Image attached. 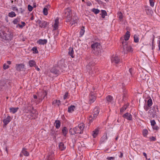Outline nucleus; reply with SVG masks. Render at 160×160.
Returning <instances> with one entry per match:
<instances>
[{"label":"nucleus","instance_id":"f257e3e1","mask_svg":"<svg viewBox=\"0 0 160 160\" xmlns=\"http://www.w3.org/2000/svg\"><path fill=\"white\" fill-rule=\"evenodd\" d=\"M7 30L6 28L3 26H1L0 27V37L3 39L9 40L12 38V35L10 34L9 36L6 33Z\"/></svg>","mask_w":160,"mask_h":160},{"label":"nucleus","instance_id":"f03ea898","mask_svg":"<svg viewBox=\"0 0 160 160\" xmlns=\"http://www.w3.org/2000/svg\"><path fill=\"white\" fill-rule=\"evenodd\" d=\"M94 60L95 59L92 58L90 59L86 66L88 72L90 74H92L97 72V71L94 70L96 68L94 67Z\"/></svg>","mask_w":160,"mask_h":160},{"label":"nucleus","instance_id":"7ed1b4c3","mask_svg":"<svg viewBox=\"0 0 160 160\" xmlns=\"http://www.w3.org/2000/svg\"><path fill=\"white\" fill-rule=\"evenodd\" d=\"M122 45L123 46L122 52L124 53H127L128 52L132 51V48L131 46L129 45L127 42L122 41Z\"/></svg>","mask_w":160,"mask_h":160},{"label":"nucleus","instance_id":"20e7f679","mask_svg":"<svg viewBox=\"0 0 160 160\" xmlns=\"http://www.w3.org/2000/svg\"><path fill=\"white\" fill-rule=\"evenodd\" d=\"M91 47L92 52L95 54L98 55L100 52L101 46L99 43L96 42L92 44Z\"/></svg>","mask_w":160,"mask_h":160},{"label":"nucleus","instance_id":"39448f33","mask_svg":"<svg viewBox=\"0 0 160 160\" xmlns=\"http://www.w3.org/2000/svg\"><path fill=\"white\" fill-rule=\"evenodd\" d=\"M71 9L69 8H68L65 9L63 15L68 20H70L71 19Z\"/></svg>","mask_w":160,"mask_h":160},{"label":"nucleus","instance_id":"423d86ee","mask_svg":"<svg viewBox=\"0 0 160 160\" xmlns=\"http://www.w3.org/2000/svg\"><path fill=\"white\" fill-rule=\"evenodd\" d=\"M111 62L114 65L119 63L121 62L120 57L116 55H113L111 58Z\"/></svg>","mask_w":160,"mask_h":160},{"label":"nucleus","instance_id":"0eeeda50","mask_svg":"<svg viewBox=\"0 0 160 160\" xmlns=\"http://www.w3.org/2000/svg\"><path fill=\"white\" fill-rule=\"evenodd\" d=\"M84 124L83 123H80L78 126L75 127L76 128V134H82L83 133L84 128Z\"/></svg>","mask_w":160,"mask_h":160},{"label":"nucleus","instance_id":"6e6552de","mask_svg":"<svg viewBox=\"0 0 160 160\" xmlns=\"http://www.w3.org/2000/svg\"><path fill=\"white\" fill-rule=\"evenodd\" d=\"M89 98L90 103H92L95 101L96 98V96L95 95L94 92L92 91L90 92Z\"/></svg>","mask_w":160,"mask_h":160},{"label":"nucleus","instance_id":"1a4fd4ad","mask_svg":"<svg viewBox=\"0 0 160 160\" xmlns=\"http://www.w3.org/2000/svg\"><path fill=\"white\" fill-rule=\"evenodd\" d=\"M37 22L39 24V26L41 28H44L46 27L47 22L45 21H41L39 20H38Z\"/></svg>","mask_w":160,"mask_h":160},{"label":"nucleus","instance_id":"9d476101","mask_svg":"<svg viewBox=\"0 0 160 160\" xmlns=\"http://www.w3.org/2000/svg\"><path fill=\"white\" fill-rule=\"evenodd\" d=\"M33 108L31 106L28 105H26L24 108V110L25 112L26 113H28V112H30L32 114H33L34 113L32 112V109H33Z\"/></svg>","mask_w":160,"mask_h":160},{"label":"nucleus","instance_id":"9b49d317","mask_svg":"<svg viewBox=\"0 0 160 160\" xmlns=\"http://www.w3.org/2000/svg\"><path fill=\"white\" fill-rule=\"evenodd\" d=\"M11 120V117L9 116H8L7 118H4L3 121L4 123V126H6Z\"/></svg>","mask_w":160,"mask_h":160},{"label":"nucleus","instance_id":"f8f14e48","mask_svg":"<svg viewBox=\"0 0 160 160\" xmlns=\"http://www.w3.org/2000/svg\"><path fill=\"white\" fill-rule=\"evenodd\" d=\"M122 117L124 118H126L128 120H132V116L130 113L128 112H127L125 114H124Z\"/></svg>","mask_w":160,"mask_h":160},{"label":"nucleus","instance_id":"ddd939ff","mask_svg":"<svg viewBox=\"0 0 160 160\" xmlns=\"http://www.w3.org/2000/svg\"><path fill=\"white\" fill-rule=\"evenodd\" d=\"M106 100L108 104L112 103L113 102V97L110 95H108L106 97Z\"/></svg>","mask_w":160,"mask_h":160},{"label":"nucleus","instance_id":"4468645a","mask_svg":"<svg viewBox=\"0 0 160 160\" xmlns=\"http://www.w3.org/2000/svg\"><path fill=\"white\" fill-rule=\"evenodd\" d=\"M145 12L148 15H150L152 12V10L148 6H147Z\"/></svg>","mask_w":160,"mask_h":160},{"label":"nucleus","instance_id":"2eb2a0df","mask_svg":"<svg viewBox=\"0 0 160 160\" xmlns=\"http://www.w3.org/2000/svg\"><path fill=\"white\" fill-rule=\"evenodd\" d=\"M24 65L22 64H17L16 65V68L17 71H20L22 69H23Z\"/></svg>","mask_w":160,"mask_h":160},{"label":"nucleus","instance_id":"dca6fc26","mask_svg":"<svg viewBox=\"0 0 160 160\" xmlns=\"http://www.w3.org/2000/svg\"><path fill=\"white\" fill-rule=\"evenodd\" d=\"M47 42V40L46 39H39L37 43L40 45H44Z\"/></svg>","mask_w":160,"mask_h":160},{"label":"nucleus","instance_id":"f3484780","mask_svg":"<svg viewBox=\"0 0 160 160\" xmlns=\"http://www.w3.org/2000/svg\"><path fill=\"white\" fill-rule=\"evenodd\" d=\"M51 72L57 75L59 74V71L57 70L55 67L52 68L51 70Z\"/></svg>","mask_w":160,"mask_h":160},{"label":"nucleus","instance_id":"a211bd4d","mask_svg":"<svg viewBox=\"0 0 160 160\" xmlns=\"http://www.w3.org/2000/svg\"><path fill=\"white\" fill-rule=\"evenodd\" d=\"M59 148L61 151L65 150L66 148L63 142H61L59 143L58 145Z\"/></svg>","mask_w":160,"mask_h":160},{"label":"nucleus","instance_id":"6ab92c4d","mask_svg":"<svg viewBox=\"0 0 160 160\" xmlns=\"http://www.w3.org/2000/svg\"><path fill=\"white\" fill-rule=\"evenodd\" d=\"M68 132V130L66 127H64L62 129V135L65 137L66 136Z\"/></svg>","mask_w":160,"mask_h":160},{"label":"nucleus","instance_id":"aec40b11","mask_svg":"<svg viewBox=\"0 0 160 160\" xmlns=\"http://www.w3.org/2000/svg\"><path fill=\"white\" fill-rule=\"evenodd\" d=\"M152 110H153V112H152V113L154 114L156 113L157 112H158L159 110L158 106L157 105H154L152 107Z\"/></svg>","mask_w":160,"mask_h":160},{"label":"nucleus","instance_id":"412c9836","mask_svg":"<svg viewBox=\"0 0 160 160\" xmlns=\"http://www.w3.org/2000/svg\"><path fill=\"white\" fill-rule=\"evenodd\" d=\"M55 23L54 25V30H57L58 28V24L59 23L58 19L57 18L55 19Z\"/></svg>","mask_w":160,"mask_h":160},{"label":"nucleus","instance_id":"4be33fe9","mask_svg":"<svg viewBox=\"0 0 160 160\" xmlns=\"http://www.w3.org/2000/svg\"><path fill=\"white\" fill-rule=\"evenodd\" d=\"M29 66L30 67H36V62L33 60H30L28 62Z\"/></svg>","mask_w":160,"mask_h":160},{"label":"nucleus","instance_id":"5701e85b","mask_svg":"<svg viewBox=\"0 0 160 160\" xmlns=\"http://www.w3.org/2000/svg\"><path fill=\"white\" fill-rule=\"evenodd\" d=\"M74 53V51L72 48L70 47L69 49V51L68 52V54L72 58H73L74 56L73 55Z\"/></svg>","mask_w":160,"mask_h":160},{"label":"nucleus","instance_id":"b1692460","mask_svg":"<svg viewBox=\"0 0 160 160\" xmlns=\"http://www.w3.org/2000/svg\"><path fill=\"white\" fill-rule=\"evenodd\" d=\"M130 36V32L129 31H127L124 36V41H123L127 42V41L129 39Z\"/></svg>","mask_w":160,"mask_h":160},{"label":"nucleus","instance_id":"393cba45","mask_svg":"<svg viewBox=\"0 0 160 160\" xmlns=\"http://www.w3.org/2000/svg\"><path fill=\"white\" fill-rule=\"evenodd\" d=\"M54 153L52 152H50L48 156V160H54Z\"/></svg>","mask_w":160,"mask_h":160},{"label":"nucleus","instance_id":"a878e982","mask_svg":"<svg viewBox=\"0 0 160 160\" xmlns=\"http://www.w3.org/2000/svg\"><path fill=\"white\" fill-rule=\"evenodd\" d=\"M19 109L18 108H9L10 112L14 114L16 113Z\"/></svg>","mask_w":160,"mask_h":160},{"label":"nucleus","instance_id":"bb28decb","mask_svg":"<svg viewBox=\"0 0 160 160\" xmlns=\"http://www.w3.org/2000/svg\"><path fill=\"white\" fill-rule=\"evenodd\" d=\"M76 128H75V127L73 128H70L69 130V132L72 135H74L76 134Z\"/></svg>","mask_w":160,"mask_h":160},{"label":"nucleus","instance_id":"cd10ccee","mask_svg":"<svg viewBox=\"0 0 160 160\" xmlns=\"http://www.w3.org/2000/svg\"><path fill=\"white\" fill-rule=\"evenodd\" d=\"M75 107L74 105H71L68 107V112H72L74 111Z\"/></svg>","mask_w":160,"mask_h":160},{"label":"nucleus","instance_id":"c85d7f7f","mask_svg":"<svg viewBox=\"0 0 160 160\" xmlns=\"http://www.w3.org/2000/svg\"><path fill=\"white\" fill-rule=\"evenodd\" d=\"M54 124H55L56 128H59L60 127L61 122L59 120H57L55 121Z\"/></svg>","mask_w":160,"mask_h":160},{"label":"nucleus","instance_id":"c756f323","mask_svg":"<svg viewBox=\"0 0 160 160\" xmlns=\"http://www.w3.org/2000/svg\"><path fill=\"white\" fill-rule=\"evenodd\" d=\"M22 154L25 156H28L29 155V152L26 150V149L23 148L22 150Z\"/></svg>","mask_w":160,"mask_h":160},{"label":"nucleus","instance_id":"7c9ffc66","mask_svg":"<svg viewBox=\"0 0 160 160\" xmlns=\"http://www.w3.org/2000/svg\"><path fill=\"white\" fill-rule=\"evenodd\" d=\"M101 13L100 14V15H101L102 17L104 18H105V16L107 15V13L105 10H102Z\"/></svg>","mask_w":160,"mask_h":160},{"label":"nucleus","instance_id":"2f4dec72","mask_svg":"<svg viewBox=\"0 0 160 160\" xmlns=\"http://www.w3.org/2000/svg\"><path fill=\"white\" fill-rule=\"evenodd\" d=\"M99 112V109L98 107L95 108L93 110V113L95 115H98Z\"/></svg>","mask_w":160,"mask_h":160},{"label":"nucleus","instance_id":"473e14b6","mask_svg":"<svg viewBox=\"0 0 160 160\" xmlns=\"http://www.w3.org/2000/svg\"><path fill=\"white\" fill-rule=\"evenodd\" d=\"M152 104V100L151 98H149L147 101V105L148 107L151 106Z\"/></svg>","mask_w":160,"mask_h":160},{"label":"nucleus","instance_id":"72a5a7b5","mask_svg":"<svg viewBox=\"0 0 160 160\" xmlns=\"http://www.w3.org/2000/svg\"><path fill=\"white\" fill-rule=\"evenodd\" d=\"M8 16L12 18L15 17L16 16V14L14 12L12 11L9 13Z\"/></svg>","mask_w":160,"mask_h":160},{"label":"nucleus","instance_id":"f704fd0d","mask_svg":"<svg viewBox=\"0 0 160 160\" xmlns=\"http://www.w3.org/2000/svg\"><path fill=\"white\" fill-rule=\"evenodd\" d=\"M97 116L98 115H95L94 114H93L92 115H91L89 116V119L91 121H92V120L95 119L97 118Z\"/></svg>","mask_w":160,"mask_h":160},{"label":"nucleus","instance_id":"c9c22d12","mask_svg":"<svg viewBox=\"0 0 160 160\" xmlns=\"http://www.w3.org/2000/svg\"><path fill=\"white\" fill-rule=\"evenodd\" d=\"M84 27L83 26L81 28L80 32V34L81 37L82 36V35L84 34Z\"/></svg>","mask_w":160,"mask_h":160},{"label":"nucleus","instance_id":"e433bc0d","mask_svg":"<svg viewBox=\"0 0 160 160\" xmlns=\"http://www.w3.org/2000/svg\"><path fill=\"white\" fill-rule=\"evenodd\" d=\"M148 133V131L146 129H144L142 131V135L144 137H146Z\"/></svg>","mask_w":160,"mask_h":160},{"label":"nucleus","instance_id":"4c0bfd02","mask_svg":"<svg viewBox=\"0 0 160 160\" xmlns=\"http://www.w3.org/2000/svg\"><path fill=\"white\" fill-rule=\"evenodd\" d=\"M92 11L95 14H97L100 12V11L98 9L93 8L92 9Z\"/></svg>","mask_w":160,"mask_h":160},{"label":"nucleus","instance_id":"58836bf2","mask_svg":"<svg viewBox=\"0 0 160 160\" xmlns=\"http://www.w3.org/2000/svg\"><path fill=\"white\" fill-rule=\"evenodd\" d=\"M107 139V134L103 135L101 138V141L102 142H104Z\"/></svg>","mask_w":160,"mask_h":160},{"label":"nucleus","instance_id":"ea45409f","mask_svg":"<svg viewBox=\"0 0 160 160\" xmlns=\"http://www.w3.org/2000/svg\"><path fill=\"white\" fill-rule=\"evenodd\" d=\"M147 5H144L142 6L141 8V12H142V14L145 13V9H146Z\"/></svg>","mask_w":160,"mask_h":160},{"label":"nucleus","instance_id":"a19ab883","mask_svg":"<svg viewBox=\"0 0 160 160\" xmlns=\"http://www.w3.org/2000/svg\"><path fill=\"white\" fill-rule=\"evenodd\" d=\"M98 132V130L97 129H95L93 131L92 135L94 138H95L97 135Z\"/></svg>","mask_w":160,"mask_h":160},{"label":"nucleus","instance_id":"79ce46f5","mask_svg":"<svg viewBox=\"0 0 160 160\" xmlns=\"http://www.w3.org/2000/svg\"><path fill=\"white\" fill-rule=\"evenodd\" d=\"M128 107V105H125L123 106V107L121 109H120V112H122L124 111L125 110H126L127 108Z\"/></svg>","mask_w":160,"mask_h":160},{"label":"nucleus","instance_id":"37998d69","mask_svg":"<svg viewBox=\"0 0 160 160\" xmlns=\"http://www.w3.org/2000/svg\"><path fill=\"white\" fill-rule=\"evenodd\" d=\"M151 38L152 39V42L151 43V45L152 46V49H153V43L155 39V36L153 35H152L151 36Z\"/></svg>","mask_w":160,"mask_h":160},{"label":"nucleus","instance_id":"c03bdc74","mask_svg":"<svg viewBox=\"0 0 160 160\" xmlns=\"http://www.w3.org/2000/svg\"><path fill=\"white\" fill-rule=\"evenodd\" d=\"M118 15L119 18V20L120 21H121L123 18V16L122 13L121 12L118 13Z\"/></svg>","mask_w":160,"mask_h":160},{"label":"nucleus","instance_id":"a18cd8bd","mask_svg":"<svg viewBox=\"0 0 160 160\" xmlns=\"http://www.w3.org/2000/svg\"><path fill=\"white\" fill-rule=\"evenodd\" d=\"M134 42H138L139 41L137 35H135L134 37Z\"/></svg>","mask_w":160,"mask_h":160},{"label":"nucleus","instance_id":"49530a36","mask_svg":"<svg viewBox=\"0 0 160 160\" xmlns=\"http://www.w3.org/2000/svg\"><path fill=\"white\" fill-rule=\"evenodd\" d=\"M48 10L47 8H44L43 10V13L45 15H47L48 14Z\"/></svg>","mask_w":160,"mask_h":160},{"label":"nucleus","instance_id":"de8ad7c7","mask_svg":"<svg viewBox=\"0 0 160 160\" xmlns=\"http://www.w3.org/2000/svg\"><path fill=\"white\" fill-rule=\"evenodd\" d=\"M20 21V19L19 18H16L12 21V22L14 24H17Z\"/></svg>","mask_w":160,"mask_h":160},{"label":"nucleus","instance_id":"09e8293b","mask_svg":"<svg viewBox=\"0 0 160 160\" xmlns=\"http://www.w3.org/2000/svg\"><path fill=\"white\" fill-rule=\"evenodd\" d=\"M21 23L22 24V25L18 24V25L21 28H23L26 25L25 23L24 22H22Z\"/></svg>","mask_w":160,"mask_h":160},{"label":"nucleus","instance_id":"8fccbe9b","mask_svg":"<svg viewBox=\"0 0 160 160\" xmlns=\"http://www.w3.org/2000/svg\"><path fill=\"white\" fill-rule=\"evenodd\" d=\"M149 2L150 6L152 7H153L154 5V2L153 0H149Z\"/></svg>","mask_w":160,"mask_h":160},{"label":"nucleus","instance_id":"3c124183","mask_svg":"<svg viewBox=\"0 0 160 160\" xmlns=\"http://www.w3.org/2000/svg\"><path fill=\"white\" fill-rule=\"evenodd\" d=\"M32 50L35 53H38V52L37 50V48L36 47H33L32 49Z\"/></svg>","mask_w":160,"mask_h":160},{"label":"nucleus","instance_id":"603ef678","mask_svg":"<svg viewBox=\"0 0 160 160\" xmlns=\"http://www.w3.org/2000/svg\"><path fill=\"white\" fill-rule=\"evenodd\" d=\"M150 123L151 125L152 126H154L156 124V122L154 120H152L150 121Z\"/></svg>","mask_w":160,"mask_h":160},{"label":"nucleus","instance_id":"864d4df0","mask_svg":"<svg viewBox=\"0 0 160 160\" xmlns=\"http://www.w3.org/2000/svg\"><path fill=\"white\" fill-rule=\"evenodd\" d=\"M55 131L51 130L50 132V135L51 136H54L55 135Z\"/></svg>","mask_w":160,"mask_h":160},{"label":"nucleus","instance_id":"5fc2aeb1","mask_svg":"<svg viewBox=\"0 0 160 160\" xmlns=\"http://www.w3.org/2000/svg\"><path fill=\"white\" fill-rule=\"evenodd\" d=\"M9 68V66L8 65H7L6 64L4 63L3 65V68L5 70L8 68Z\"/></svg>","mask_w":160,"mask_h":160},{"label":"nucleus","instance_id":"6e6d98bb","mask_svg":"<svg viewBox=\"0 0 160 160\" xmlns=\"http://www.w3.org/2000/svg\"><path fill=\"white\" fill-rule=\"evenodd\" d=\"M53 103H57V105L58 106L59 105V103H60V101L59 100H56L53 102Z\"/></svg>","mask_w":160,"mask_h":160},{"label":"nucleus","instance_id":"4d7b16f0","mask_svg":"<svg viewBox=\"0 0 160 160\" xmlns=\"http://www.w3.org/2000/svg\"><path fill=\"white\" fill-rule=\"evenodd\" d=\"M149 138L151 141H155L156 140V138L153 136L150 137Z\"/></svg>","mask_w":160,"mask_h":160},{"label":"nucleus","instance_id":"13d9d810","mask_svg":"<svg viewBox=\"0 0 160 160\" xmlns=\"http://www.w3.org/2000/svg\"><path fill=\"white\" fill-rule=\"evenodd\" d=\"M28 10L29 11H31L33 9V7L30 5L28 6Z\"/></svg>","mask_w":160,"mask_h":160},{"label":"nucleus","instance_id":"bf43d9fd","mask_svg":"<svg viewBox=\"0 0 160 160\" xmlns=\"http://www.w3.org/2000/svg\"><path fill=\"white\" fill-rule=\"evenodd\" d=\"M152 127L153 129L156 130H158L159 128V127L157 126H152Z\"/></svg>","mask_w":160,"mask_h":160},{"label":"nucleus","instance_id":"052dcab7","mask_svg":"<svg viewBox=\"0 0 160 160\" xmlns=\"http://www.w3.org/2000/svg\"><path fill=\"white\" fill-rule=\"evenodd\" d=\"M68 92H67L63 96V99H65L68 96Z\"/></svg>","mask_w":160,"mask_h":160},{"label":"nucleus","instance_id":"680f3d73","mask_svg":"<svg viewBox=\"0 0 160 160\" xmlns=\"http://www.w3.org/2000/svg\"><path fill=\"white\" fill-rule=\"evenodd\" d=\"M64 63V60H61L60 61H59L58 62V64L59 65L60 64V63H61L62 64H63Z\"/></svg>","mask_w":160,"mask_h":160},{"label":"nucleus","instance_id":"e2e57ef3","mask_svg":"<svg viewBox=\"0 0 160 160\" xmlns=\"http://www.w3.org/2000/svg\"><path fill=\"white\" fill-rule=\"evenodd\" d=\"M114 159V157H108L107 158V159L108 160H113Z\"/></svg>","mask_w":160,"mask_h":160},{"label":"nucleus","instance_id":"0e129e2a","mask_svg":"<svg viewBox=\"0 0 160 160\" xmlns=\"http://www.w3.org/2000/svg\"><path fill=\"white\" fill-rule=\"evenodd\" d=\"M132 68H130L129 69V72H130V73L131 75H132Z\"/></svg>","mask_w":160,"mask_h":160},{"label":"nucleus","instance_id":"69168bd1","mask_svg":"<svg viewBox=\"0 0 160 160\" xmlns=\"http://www.w3.org/2000/svg\"><path fill=\"white\" fill-rule=\"evenodd\" d=\"M149 107H148V106H144V108L145 110L146 111H148L149 109Z\"/></svg>","mask_w":160,"mask_h":160},{"label":"nucleus","instance_id":"338daca9","mask_svg":"<svg viewBox=\"0 0 160 160\" xmlns=\"http://www.w3.org/2000/svg\"><path fill=\"white\" fill-rule=\"evenodd\" d=\"M12 10L16 11H18V9L16 7H13Z\"/></svg>","mask_w":160,"mask_h":160},{"label":"nucleus","instance_id":"774afa93","mask_svg":"<svg viewBox=\"0 0 160 160\" xmlns=\"http://www.w3.org/2000/svg\"><path fill=\"white\" fill-rule=\"evenodd\" d=\"M19 10L20 12L21 13H22L24 11L23 9H22V8H20L19 9Z\"/></svg>","mask_w":160,"mask_h":160}]
</instances>
